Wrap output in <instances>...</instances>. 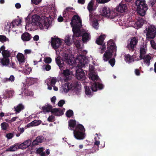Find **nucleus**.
Instances as JSON below:
<instances>
[{
	"instance_id": "6",
	"label": "nucleus",
	"mask_w": 156,
	"mask_h": 156,
	"mask_svg": "<svg viewBox=\"0 0 156 156\" xmlns=\"http://www.w3.org/2000/svg\"><path fill=\"white\" fill-rule=\"evenodd\" d=\"M40 17L37 15H34L30 16L28 15L26 18V24L25 29L27 30H31L36 26H37Z\"/></svg>"
},
{
	"instance_id": "28",
	"label": "nucleus",
	"mask_w": 156,
	"mask_h": 156,
	"mask_svg": "<svg viewBox=\"0 0 156 156\" xmlns=\"http://www.w3.org/2000/svg\"><path fill=\"white\" fill-rule=\"evenodd\" d=\"M51 113H54L55 115L57 116H61L64 114L62 110L56 108L53 109L51 111Z\"/></svg>"
},
{
	"instance_id": "19",
	"label": "nucleus",
	"mask_w": 156,
	"mask_h": 156,
	"mask_svg": "<svg viewBox=\"0 0 156 156\" xmlns=\"http://www.w3.org/2000/svg\"><path fill=\"white\" fill-rule=\"evenodd\" d=\"M116 8L118 12L121 13L126 12L128 9L127 5L122 3H120L116 7Z\"/></svg>"
},
{
	"instance_id": "37",
	"label": "nucleus",
	"mask_w": 156,
	"mask_h": 156,
	"mask_svg": "<svg viewBox=\"0 0 156 156\" xmlns=\"http://www.w3.org/2000/svg\"><path fill=\"white\" fill-rule=\"evenodd\" d=\"M21 20L20 19H19L13 20L12 23L14 27L16 26H20L21 25Z\"/></svg>"
},
{
	"instance_id": "21",
	"label": "nucleus",
	"mask_w": 156,
	"mask_h": 156,
	"mask_svg": "<svg viewBox=\"0 0 156 156\" xmlns=\"http://www.w3.org/2000/svg\"><path fill=\"white\" fill-rule=\"evenodd\" d=\"M153 58V55L150 54H149L144 55L142 59L144 60V62L147 66H149L150 63V60Z\"/></svg>"
},
{
	"instance_id": "18",
	"label": "nucleus",
	"mask_w": 156,
	"mask_h": 156,
	"mask_svg": "<svg viewBox=\"0 0 156 156\" xmlns=\"http://www.w3.org/2000/svg\"><path fill=\"white\" fill-rule=\"evenodd\" d=\"M137 40L135 37L132 38L129 43L127 45L128 48L129 50L133 49L137 43Z\"/></svg>"
},
{
	"instance_id": "24",
	"label": "nucleus",
	"mask_w": 156,
	"mask_h": 156,
	"mask_svg": "<svg viewBox=\"0 0 156 156\" xmlns=\"http://www.w3.org/2000/svg\"><path fill=\"white\" fill-rule=\"evenodd\" d=\"M73 87H74V91L75 94L77 95L79 94L81 89V85L80 83L78 82L74 84Z\"/></svg>"
},
{
	"instance_id": "59",
	"label": "nucleus",
	"mask_w": 156,
	"mask_h": 156,
	"mask_svg": "<svg viewBox=\"0 0 156 156\" xmlns=\"http://www.w3.org/2000/svg\"><path fill=\"white\" fill-rule=\"evenodd\" d=\"M39 143V142L36 139L34 140L32 143L31 142L32 145L33 146L37 145Z\"/></svg>"
},
{
	"instance_id": "45",
	"label": "nucleus",
	"mask_w": 156,
	"mask_h": 156,
	"mask_svg": "<svg viewBox=\"0 0 156 156\" xmlns=\"http://www.w3.org/2000/svg\"><path fill=\"white\" fill-rule=\"evenodd\" d=\"M65 42L68 45H70L72 44L70 41V38L69 36H66L65 38Z\"/></svg>"
},
{
	"instance_id": "48",
	"label": "nucleus",
	"mask_w": 156,
	"mask_h": 156,
	"mask_svg": "<svg viewBox=\"0 0 156 156\" xmlns=\"http://www.w3.org/2000/svg\"><path fill=\"white\" fill-rule=\"evenodd\" d=\"M51 59L49 57H46L44 58V61L45 62L47 63H50L51 62Z\"/></svg>"
},
{
	"instance_id": "16",
	"label": "nucleus",
	"mask_w": 156,
	"mask_h": 156,
	"mask_svg": "<svg viewBox=\"0 0 156 156\" xmlns=\"http://www.w3.org/2000/svg\"><path fill=\"white\" fill-rule=\"evenodd\" d=\"M89 76V79L93 81L97 80L98 78L97 74L95 72L94 68L92 66H90Z\"/></svg>"
},
{
	"instance_id": "56",
	"label": "nucleus",
	"mask_w": 156,
	"mask_h": 156,
	"mask_svg": "<svg viewBox=\"0 0 156 156\" xmlns=\"http://www.w3.org/2000/svg\"><path fill=\"white\" fill-rule=\"evenodd\" d=\"M55 118V116L53 115H51L49 116L48 119V120L49 122H52L53 119Z\"/></svg>"
},
{
	"instance_id": "51",
	"label": "nucleus",
	"mask_w": 156,
	"mask_h": 156,
	"mask_svg": "<svg viewBox=\"0 0 156 156\" xmlns=\"http://www.w3.org/2000/svg\"><path fill=\"white\" fill-rule=\"evenodd\" d=\"M106 48V46L105 45H102L100 48V49L101 50L100 51L101 53H103L105 50Z\"/></svg>"
},
{
	"instance_id": "36",
	"label": "nucleus",
	"mask_w": 156,
	"mask_h": 156,
	"mask_svg": "<svg viewBox=\"0 0 156 156\" xmlns=\"http://www.w3.org/2000/svg\"><path fill=\"white\" fill-rule=\"evenodd\" d=\"M13 27V26L12 23H8L5 25V28L6 31H9Z\"/></svg>"
},
{
	"instance_id": "12",
	"label": "nucleus",
	"mask_w": 156,
	"mask_h": 156,
	"mask_svg": "<svg viewBox=\"0 0 156 156\" xmlns=\"http://www.w3.org/2000/svg\"><path fill=\"white\" fill-rule=\"evenodd\" d=\"M57 79L56 77H51L45 80V83L48 86V89L51 90L52 88L51 86L53 87L55 91H57L58 90L57 87L55 86V84L57 82Z\"/></svg>"
},
{
	"instance_id": "32",
	"label": "nucleus",
	"mask_w": 156,
	"mask_h": 156,
	"mask_svg": "<svg viewBox=\"0 0 156 156\" xmlns=\"http://www.w3.org/2000/svg\"><path fill=\"white\" fill-rule=\"evenodd\" d=\"M30 38V35L28 33H24L21 36V39L24 41H29Z\"/></svg>"
},
{
	"instance_id": "50",
	"label": "nucleus",
	"mask_w": 156,
	"mask_h": 156,
	"mask_svg": "<svg viewBox=\"0 0 156 156\" xmlns=\"http://www.w3.org/2000/svg\"><path fill=\"white\" fill-rule=\"evenodd\" d=\"M150 44L151 47L154 49H156V44L153 40L150 41Z\"/></svg>"
},
{
	"instance_id": "15",
	"label": "nucleus",
	"mask_w": 156,
	"mask_h": 156,
	"mask_svg": "<svg viewBox=\"0 0 156 156\" xmlns=\"http://www.w3.org/2000/svg\"><path fill=\"white\" fill-rule=\"evenodd\" d=\"M73 85L70 83H67L63 84L59 88L60 93L65 94L67 93L68 91L72 89Z\"/></svg>"
},
{
	"instance_id": "54",
	"label": "nucleus",
	"mask_w": 156,
	"mask_h": 156,
	"mask_svg": "<svg viewBox=\"0 0 156 156\" xmlns=\"http://www.w3.org/2000/svg\"><path fill=\"white\" fill-rule=\"evenodd\" d=\"M42 0H31V2L34 4L37 5L40 3Z\"/></svg>"
},
{
	"instance_id": "22",
	"label": "nucleus",
	"mask_w": 156,
	"mask_h": 156,
	"mask_svg": "<svg viewBox=\"0 0 156 156\" xmlns=\"http://www.w3.org/2000/svg\"><path fill=\"white\" fill-rule=\"evenodd\" d=\"M147 51V45L146 44L142 45L140 47V58L142 59L143 57L146 53Z\"/></svg>"
},
{
	"instance_id": "58",
	"label": "nucleus",
	"mask_w": 156,
	"mask_h": 156,
	"mask_svg": "<svg viewBox=\"0 0 156 156\" xmlns=\"http://www.w3.org/2000/svg\"><path fill=\"white\" fill-rule=\"evenodd\" d=\"M110 0H96L97 2L99 3H106Z\"/></svg>"
},
{
	"instance_id": "4",
	"label": "nucleus",
	"mask_w": 156,
	"mask_h": 156,
	"mask_svg": "<svg viewBox=\"0 0 156 156\" xmlns=\"http://www.w3.org/2000/svg\"><path fill=\"white\" fill-rule=\"evenodd\" d=\"M69 129L73 130L76 126L75 129L73 131V134L75 137L79 140H83L85 138V129L83 125L81 124L76 125V121L75 120L70 119L68 122Z\"/></svg>"
},
{
	"instance_id": "25",
	"label": "nucleus",
	"mask_w": 156,
	"mask_h": 156,
	"mask_svg": "<svg viewBox=\"0 0 156 156\" xmlns=\"http://www.w3.org/2000/svg\"><path fill=\"white\" fill-rule=\"evenodd\" d=\"M16 57L19 64L21 66L25 62V57L24 55L22 53H18L16 56Z\"/></svg>"
},
{
	"instance_id": "60",
	"label": "nucleus",
	"mask_w": 156,
	"mask_h": 156,
	"mask_svg": "<svg viewBox=\"0 0 156 156\" xmlns=\"http://www.w3.org/2000/svg\"><path fill=\"white\" fill-rule=\"evenodd\" d=\"M26 94H27V96L32 97L33 96L34 93L32 91H27V93H26Z\"/></svg>"
},
{
	"instance_id": "1",
	"label": "nucleus",
	"mask_w": 156,
	"mask_h": 156,
	"mask_svg": "<svg viewBox=\"0 0 156 156\" xmlns=\"http://www.w3.org/2000/svg\"><path fill=\"white\" fill-rule=\"evenodd\" d=\"M70 24L73 27L74 34L73 39L75 45L78 49L81 51L82 46L80 44L81 41L78 40V37L81 35L83 42L88 41L90 38V34L87 30L82 29H80L81 26V20L79 16H74Z\"/></svg>"
},
{
	"instance_id": "29",
	"label": "nucleus",
	"mask_w": 156,
	"mask_h": 156,
	"mask_svg": "<svg viewBox=\"0 0 156 156\" xmlns=\"http://www.w3.org/2000/svg\"><path fill=\"white\" fill-rule=\"evenodd\" d=\"M105 37V35L100 36L96 40V43L97 44L100 45H102L103 43Z\"/></svg>"
},
{
	"instance_id": "64",
	"label": "nucleus",
	"mask_w": 156,
	"mask_h": 156,
	"mask_svg": "<svg viewBox=\"0 0 156 156\" xmlns=\"http://www.w3.org/2000/svg\"><path fill=\"white\" fill-rule=\"evenodd\" d=\"M156 0H149V3L151 6L154 4Z\"/></svg>"
},
{
	"instance_id": "26",
	"label": "nucleus",
	"mask_w": 156,
	"mask_h": 156,
	"mask_svg": "<svg viewBox=\"0 0 156 156\" xmlns=\"http://www.w3.org/2000/svg\"><path fill=\"white\" fill-rule=\"evenodd\" d=\"M20 70L26 74H29L31 71V69L28 65L25 66H21Z\"/></svg>"
},
{
	"instance_id": "57",
	"label": "nucleus",
	"mask_w": 156,
	"mask_h": 156,
	"mask_svg": "<svg viewBox=\"0 0 156 156\" xmlns=\"http://www.w3.org/2000/svg\"><path fill=\"white\" fill-rule=\"evenodd\" d=\"M9 81L11 82H13L15 80V77L14 76L11 75L10 76V77L8 78Z\"/></svg>"
},
{
	"instance_id": "31",
	"label": "nucleus",
	"mask_w": 156,
	"mask_h": 156,
	"mask_svg": "<svg viewBox=\"0 0 156 156\" xmlns=\"http://www.w3.org/2000/svg\"><path fill=\"white\" fill-rule=\"evenodd\" d=\"M24 108V106L22 104H19L16 107H14V108L16 113H19Z\"/></svg>"
},
{
	"instance_id": "7",
	"label": "nucleus",
	"mask_w": 156,
	"mask_h": 156,
	"mask_svg": "<svg viewBox=\"0 0 156 156\" xmlns=\"http://www.w3.org/2000/svg\"><path fill=\"white\" fill-rule=\"evenodd\" d=\"M98 10L101 15L110 19H116L118 17L117 13L108 7L103 6L99 8Z\"/></svg>"
},
{
	"instance_id": "13",
	"label": "nucleus",
	"mask_w": 156,
	"mask_h": 156,
	"mask_svg": "<svg viewBox=\"0 0 156 156\" xmlns=\"http://www.w3.org/2000/svg\"><path fill=\"white\" fill-rule=\"evenodd\" d=\"M3 57L2 58H0V63L3 66H8L9 63V60L8 58L10 56L9 52L7 50H4L2 52Z\"/></svg>"
},
{
	"instance_id": "30",
	"label": "nucleus",
	"mask_w": 156,
	"mask_h": 156,
	"mask_svg": "<svg viewBox=\"0 0 156 156\" xmlns=\"http://www.w3.org/2000/svg\"><path fill=\"white\" fill-rule=\"evenodd\" d=\"M18 149H20L19 144H15L14 145L8 148L6 150V151H16Z\"/></svg>"
},
{
	"instance_id": "14",
	"label": "nucleus",
	"mask_w": 156,
	"mask_h": 156,
	"mask_svg": "<svg viewBox=\"0 0 156 156\" xmlns=\"http://www.w3.org/2000/svg\"><path fill=\"white\" fill-rule=\"evenodd\" d=\"M97 15H95L92 12H90V20L91 22L92 26L95 29H97L98 27V23L97 20Z\"/></svg>"
},
{
	"instance_id": "62",
	"label": "nucleus",
	"mask_w": 156,
	"mask_h": 156,
	"mask_svg": "<svg viewBox=\"0 0 156 156\" xmlns=\"http://www.w3.org/2000/svg\"><path fill=\"white\" fill-rule=\"evenodd\" d=\"M24 54L27 55L28 54H30L31 52V49H26L24 50Z\"/></svg>"
},
{
	"instance_id": "23",
	"label": "nucleus",
	"mask_w": 156,
	"mask_h": 156,
	"mask_svg": "<svg viewBox=\"0 0 156 156\" xmlns=\"http://www.w3.org/2000/svg\"><path fill=\"white\" fill-rule=\"evenodd\" d=\"M104 87L103 84L99 83H94L91 86V89L93 91H96L98 89L101 90Z\"/></svg>"
},
{
	"instance_id": "52",
	"label": "nucleus",
	"mask_w": 156,
	"mask_h": 156,
	"mask_svg": "<svg viewBox=\"0 0 156 156\" xmlns=\"http://www.w3.org/2000/svg\"><path fill=\"white\" fill-rule=\"evenodd\" d=\"M65 101L63 100H60L58 102V105L60 107H62L63 104L65 103Z\"/></svg>"
},
{
	"instance_id": "10",
	"label": "nucleus",
	"mask_w": 156,
	"mask_h": 156,
	"mask_svg": "<svg viewBox=\"0 0 156 156\" xmlns=\"http://www.w3.org/2000/svg\"><path fill=\"white\" fill-rule=\"evenodd\" d=\"M144 33L146 34L147 40L154 38L156 35V28L153 25H148L144 30Z\"/></svg>"
},
{
	"instance_id": "3",
	"label": "nucleus",
	"mask_w": 156,
	"mask_h": 156,
	"mask_svg": "<svg viewBox=\"0 0 156 156\" xmlns=\"http://www.w3.org/2000/svg\"><path fill=\"white\" fill-rule=\"evenodd\" d=\"M107 49L103 55V60L105 62L109 61V63L111 66L113 67L115 64V61L114 58L110 59L112 55H115L116 47L113 40L109 41L107 44Z\"/></svg>"
},
{
	"instance_id": "38",
	"label": "nucleus",
	"mask_w": 156,
	"mask_h": 156,
	"mask_svg": "<svg viewBox=\"0 0 156 156\" xmlns=\"http://www.w3.org/2000/svg\"><path fill=\"white\" fill-rule=\"evenodd\" d=\"M85 94L87 95H90L92 94V92L90 90L89 87L87 86H85Z\"/></svg>"
},
{
	"instance_id": "35",
	"label": "nucleus",
	"mask_w": 156,
	"mask_h": 156,
	"mask_svg": "<svg viewBox=\"0 0 156 156\" xmlns=\"http://www.w3.org/2000/svg\"><path fill=\"white\" fill-rule=\"evenodd\" d=\"M73 73L68 69L64 70L62 72V74L67 78H68Z\"/></svg>"
},
{
	"instance_id": "2",
	"label": "nucleus",
	"mask_w": 156,
	"mask_h": 156,
	"mask_svg": "<svg viewBox=\"0 0 156 156\" xmlns=\"http://www.w3.org/2000/svg\"><path fill=\"white\" fill-rule=\"evenodd\" d=\"M75 62L76 77L79 80H85L86 77L85 73L81 68L88 62L87 58L84 55H79L76 58Z\"/></svg>"
},
{
	"instance_id": "53",
	"label": "nucleus",
	"mask_w": 156,
	"mask_h": 156,
	"mask_svg": "<svg viewBox=\"0 0 156 156\" xmlns=\"http://www.w3.org/2000/svg\"><path fill=\"white\" fill-rule=\"evenodd\" d=\"M14 136L13 134L11 133H9L6 134V136L8 139H11Z\"/></svg>"
},
{
	"instance_id": "8",
	"label": "nucleus",
	"mask_w": 156,
	"mask_h": 156,
	"mask_svg": "<svg viewBox=\"0 0 156 156\" xmlns=\"http://www.w3.org/2000/svg\"><path fill=\"white\" fill-rule=\"evenodd\" d=\"M135 8L137 12L141 16H144L147 9L145 0H136Z\"/></svg>"
},
{
	"instance_id": "44",
	"label": "nucleus",
	"mask_w": 156,
	"mask_h": 156,
	"mask_svg": "<svg viewBox=\"0 0 156 156\" xmlns=\"http://www.w3.org/2000/svg\"><path fill=\"white\" fill-rule=\"evenodd\" d=\"M42 69L43 70H45L48 71L51 69V66L50 65L48 64L46 65H44L42 67Z\"/></svg>"
},
{
	"instance_id": "34",
	"label": "nucleus",
	"mask_w": 156,
	"mask_h": 156,
	"mask_svg": "<svg viewBox=\"0 0 156 156\" xmlns=\"http://www.w3.org/2000/svg\"><path fill=\"white\" fill-rule=\"evenodd\" d=\"M42 109L44 112H51L52 109V106L48 105L47 106H45L42 107Z\"/></svg>"
},
{
	"instance_id": "39",
	"label": "nucleus",
	"mask_w": 156,
	"mask_h": 156,
	"mask_svg": "<svg viewBox=\"0 0 156 156\" xmlns=\"http://www.w3.org/2000/svg\"><path fill=\"white\" fill-rule=\"evenodd\" d=\"M66 114L67 117L70 118L73 115V112L72 110L69 109L67 111Z\"/></svg>"
},
{
	"instance_id": "17",
	"label": "nucleus",
	"mask_w": 156,
	"mask_h": 156,
	"mask_svg": "<svg viewBox=\"0 0 156 156\" xmlns=\"http://www.w3.org/2000/svg\"><path fill=\"white\" fill-rule=\"evenodd\" d=\"M51 44L53 48L55 49H56L60 46L62 44V41L58 38L52 37L51 38Z\"/></svg>"
},
{
	"instance_id": "63",
	"label": "nucleus",
	"mask_w": 156,
	"mask_h": 156,
	"mask_svg": "<svg viewBox=\"0 0 156 156\" xmlns=\"http://www.w3.org/2000/svg\"><path fill=\"white\" fill-rule=\"evenodd\" d=\"M21 5L19 3H17L15 5V7L17 9H19L21 7Z\"/></svg>"
},
{
	"instance_id": "20",
	"label": "nucleus",
	"mask_w": 156,
	"mask_h": 156,
	"mask_svg": "<svg viewBox=\"0 0 156 156\" xmlns=\"http://www.w3.org/2000/svg\"><path fill=\"white\" fill-rule=\"evenodd\" d=\"M31 144V141L30 139L26 140L23 143L19 145L20 149H24L30 146Z\"/></svg>"
},
{
	"instance_id": "43",
	"label": "nucleus",
	"mask_w": 156,
	"mask_h": 156,
	"mask_svg": "<svg viewBox=\"0 0 156 156\" xmlns=\"http://www.w3.org/2000/svg\"><path fill=\"white\" fill-rule=\"evenodd\" d=\"M8 38H7L5 36L0 35V41L2 42H4L6 41H9Z\"/></svg>"
},
{
	"instance_id": "47",
	"label": "nucleus",
	"mask_w": 156,
	"mask_h": 156,
	"mask_svg": "<svg viewBox=\"0 0 156 156\" xmlns=\"http://www.w3.org/2000/svg\"><path fill=\"white\" fill-rule=\"evenodd\" d=\"M44 137L41 136H38L36 138V139L37 140L39 143H41L44 140Z\"/></svg>"
},
{
	"instance_id": "61",
	"label": "nucleus",
	"mask_w": 156,
	"mask_h": 156,
	"mask_svg": "<svg viewBox=\"0 0 156 156\" xmlns=\"http://www.w3.org/2000/svg\"><path fill=\"white\" fill-rule=\"evenodd\" d=\"M43 148H40L37 150V153L40 154L43 152Z\"/></svg>"
},
{
	"instance_id": "46",
	"label": "nucleus",
	"mask_w": 156,
	"mask_h": 156,
	"mask_svg": "<svg viewBox=\"0 0 156 156\" xmlns=\"http://www.w3.org/2000/svg\"><path fill=\"white\" fill-rule=\"evenodd\" d=\"M18 131L19 132H20V133L16 134V136L17 137L19 136L20 135L24 132V128H19V127Z\"/></svg>"
},
{
	"instance_id": "5",
	"label": "nucleus",
	"mask_w": 156,
	"mask_h": 156,
	"mask_svg": "<svg viewBox=\"0 0 156 156\" xmlns=\"http://www.w3.org/2000/svg\"><path fill=\"white\" fill-rule=\"evenodd\" d=\"M56 54L58 56L56 58L55 61L57 64L59 66V69L61 70L63 69L64 66V62H65L67 64L70 65H76L75 61L76 60V58L77 56L81 55H77L75 60L73 56L70 54H68L66 53H63L62 55V59H61V57L58 56L59 53L58 52L57 50H56Z\"/></svg>"
},
{
	"instance_id": "27",
	"label": "nucleus",
	"mask_w": 156,
	"mask_h": 156,
	"mask_svg": "<svg viewBox=\"0 0 156 156\" xmlns=\"http://www.w3.org/2000/svg\"><path fill=\"white\" fill-rule=\"evenodd\" d=\"M129 18H127V20H122L119 19L118 21V23L119 25L121 26H125L126 27H129L130 26H127V25L129 24Z\"/></svg>"
},
{
	"instance_id": "41",
	"label": "nucleus",
	"mask_w": 156,
	"mask_h": 156,
	"mask_svg": "<svg viewBox=\"0 0 156 156\" xmlns=\"http://www.w3.org/2000/svg\"><path fill=\"white\" fill-rule=\"evenodd\" d=\"M93 4L94 2L93 0H91L88 4L87 8L90 11L93 10Z\"/></svg>"
},
{
	"instance_id": "55",
	"label": "nucleus",
	"mask_w": 156,
	"mask_h": 156,
	"mask_svg": "<svg viewBox=\"0 0 156 156\" xmlns=\"http://www.w3.org/2000/svg\"><path fill=\"white\" fill-rule=\"evenodd\" d=\"M73 9L72 8H67L63 12V15L64 16H65L64 15L65 13H66L67 12H70L71 10Z\"/></svg>"
},
{
	"instance_id": "42",
	"label": "nucleus",
	"mask_w": 156,
	"mask_h": 156,
	"mask_svg": "<svg viewBox=\"0 0 156 156\" xmlns=\"http://www.w3.org/2000/svg\"><path fill=\"white\" fill-rule=\"evenodd\" d=\"M1 126L2 129L4 130L7 129L9 126L8 124L5 122H4L2 123L1 124Z\"/></svg>"
},
{
	"instance_id": "9",
	"label": "nucleus",
	"mask_w": 156,
	"mask_h": 156,
	"mask_svg": "<svg viewBox=\"0 0 156 156\" xmlns=\"http://www.w3.org/2000/svg\"><path fill=\"white\" fill-rule=\"evenodd\" d=\"M52 18L50 17H40L37 26L41 30H46L49 27Z\"/></svg>"
},
{
	"instance_id": "49",
	"label": "nucleus",
	"mask_w": 156,
	"mask_h": 156,
	"mask_svg": "<svg viewBox=\"0 0 156 156\" xmlns=\"http://www.w3.org/2000/svg\"><path fill=\"white\" fill-rule=\"evenodd\" d=\"M50 11L55 12H56V10L55 6V5L54 4L51 5L50 7Z\"/></svg>"
},
{
	"instance_id": "40",
	"label": "nucleus",
	"mask_w": 156,
	"mask_h": 156,
	"mask_svg": "<svg viewBox=\"0 0 156 156\" xmlns=\"http://www.w3.org/2000/svg\"><path fill=\"white\" fill-rule=\"evenodd\" d=\"M38 122L39 120H35L32 122L28 124L27 125V126H33L37 125L39 124Z\"/></svg>"
},
{
	"instance_id": "11",
	"label": "nucleus",
	"mask_w": 156,
	"mask_h": 156,
	"mask_svg": "<svg viewBox=\"0 0 156 156\" xmlns=\"http://www.w3.org/2000/svg\"><path fill=\"white\" fill-rule=\"evenodd\" d=\"M129 20L130 22L129 24L127 25V26L132 27L136 29L140 28L144 23V20L140 18H139L135 22L133 20L131 17H129Z\"/></svg>"
},
{
	"instance_id": "33",
	"label": "nucleus",
	"mask_w": 156,
	"mask_h": 156,
	"mask_svg": "<svg viewBox=\"0 0 156 156\" xmlns=\"http://www.w3.org/2000/svg\"><path fill=\"white\" fill-rule=\"evenodd\" d=\"M124 59L126 62L129 63L134 61V58L133 56L129 54L126 55L124 56Z\"/></svg>"
}]
</instances>
